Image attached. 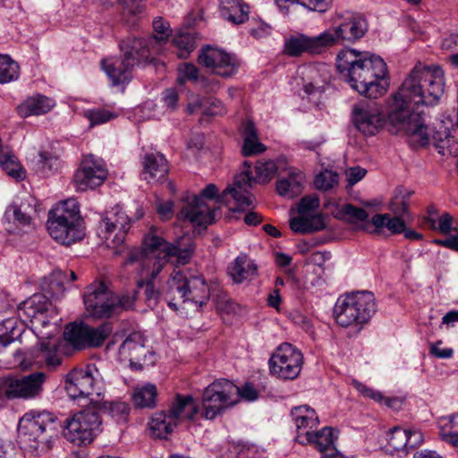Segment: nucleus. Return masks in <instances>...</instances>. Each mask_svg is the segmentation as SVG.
<instances>
[{
  "mask_svg": "<svg viewBox=\"0 0 458 458\" xmlns=\"http://www.w3.org/2000/svg\"><path fill=\"white\" fill-rule=\"evenodd\" d=\"M199 77L198 68L191 64H184L179 70L177 82L184 84L186 81H196Z\"/></svg>",
  "mask_w": 458,
  "mask_h": 458,
  "instance_id": "obj_59",
  "label": "nucleus"
},
{
  "mask_svg": "<svg viewBox=\"0 0 458 458\" xmlns=\"http://www.w3.org/2000/svg\"><path fill=\"white\" fill-rule=\"evenodd\" d=\"M112 332L109 323H103L98 327H87L85 347H98Z\"/></svg>",
  "mask_w": 458,
  "mask_h": 458,
  "instance_id": "obj_48",
  "label": "nucleus"
},
{
  "mask_svg": "<svg viewBox=\"0 0 458 458\" xmlns=\"http://www.w3.org/2000/svg\"><path fill=\"white\" fill-rule=\"evenodd\" d=\"M302 364L301 352L289 343L281 344L268 360L271 375L284 380L296 378L300 375Z\"/></svg>",
  "mask_w": 458,
  "mask_h": 458,
  "instance_id": "obj_14",
  "label": "nucleus"
},
{
  "mask_svg": "<svg viewBox=\"0 0 458 458\" xmlns=\"http://www.w3.org/2000/svg\"><path fill=\"white\" fill-rule=\"evenodd\" d=\"M319 205L320 200L318 195H307L300 200L298 205V213L300 215L310 216V213L318 209Z\"/></svg>",
  "mask_w": 458,
  "mask_h": 458,
  "instance_id": "obj_58",
  "label": "nucleus"
},
{
  "mask_svg": "<svg viewBox=\"0 0 458 458\" xmlns=\"http://www.w3.org/2000/svg\"><path fill=\"white\" fill-rule=\"evenodd\" d=\"M153 30L154 35L150 38H148V39L149 40L150 44L155 47L156 49L159 48L160 52L161 46L168 40L172 30L168 21H165L162 17H157L154 19Z\"/></svg>",
  "mask_w": 458,
  "mask_h": 458,
  "instance_id": "obj_47",
  "label": "nucleus"
},
{
  "mask_svg": "<svg viewBox=\"0 0 458 458\" xmlns=\"http://www.w3.org/2000/svg\"><path fill=\"white\" fill-rule=\"evenodd\" d=\"M162 101L168 109L171 111L175 110L179 101V95L177 90L174 88L166 89L164 90L162 94Z\"/></svg>",
  "mask_w": 458,
  "mask_h": 458,
  "instance_id": "obj_62",
  "label": "nucleus"
},
{
  "mask_svg": "<svg viewBox=\"0 0 458 458\" xmlns=\"http://www.w3.org/2000/svg\"><path fill=\"white\" fill-rule=\"evenodd\" d=\"M122 6V18L125 23L133 27L144 13L142 0H117Z\"/></svg>",
  "mask_w": 458,
  "mask_h": 458,
  "instance_id": "obj_43",
  "label": "nucleus"
},
{
  "mask_svg": "<svg viewBox=\"0 0 458 458\" xmlns=\"http://www.w3.org/2000/svg\"><path fill=\"white\" fill-rule=\"evenodd\" d=\"M291 229L297 233H310L323 230L326 227L324 216L316 214L313 216L300 215L290 220Z\"/></svg>",
  "mask_w": 458,
  "mask_h": 458,
  "instance_id": "obj_37",
  "label": "nucleus"
},
{
  "mask_svg": "<svg viewBox=\"0 0 458 458\" xmlns=\"http://www.w3.org/2000/svg\"><path fill=\"white\" fill-rule=\"evenodd\" d=\"M445 73L437 65H415L389 105L388 120L394 133L404 131L420 146L429 142L424 106L438 104L445 92Z\"/></svg>",
  "mask_w": 458,
  "mask_h": 458,
  "instance_id": "obj_1",
  "label": "nucleus"
},
{
  "mask_svg": "<svg viewBox=\"0 0 458 458\" xmlns=\"http://www.w3.org/2000/svg\"><path fill=\"white\" fill-rule=\"evenodd\" d=\"M149 353L145 346V339L140 333L131 334L122 343L118 350V356L122 361H128L131 367H142L141 362L147 360Z\"/></svg>",
  "mask_w": 458,
  "mask_h": 458,
  "instance_id": "obj_22",
  "label": "nucleus"
},
{
  "mask_svg": "<svg viewBox=\"0 0 458 458\" xmlns=\"http://www.w3.org/2000/svg\"><path fill=\"white\" fill-rule=\"evenodd\" d=\"M243 136L242 155L250 157L260 154L266 150V147L258 139V131L252 121L247 120L242 125Z\"/></svg>",
  "mask_w": 458,
  "mask_h": 458,
  "instance_id": "obj_36",
  "label": "nucleus"
},
{
  "mask_svg": "<svg viewBox=\"0 0 458 458\" xmlns=\"http://www.w3.org/2000/svg\"><path fill=\"white\" fill-rule=\"evenodd\" d=\"M227 271L233 283L242 284L257 275L258 267L246 254H241L228 266Z\"/></svg>",
  "mask_w": 458,
  "mask_h": 458,
  "instance_id": "obj_35",
  "label": "nucleus"
},
{
  "mask_svg": "<svg viewBox=\"0 0 458 458\" xmlns=\"http://www.w3.org/2000/svg\"><path fill=\"white\" fill-rule=\"evenodd\" d=\"M218 189L213 184H208L199 196L191 195L183 198L182 207L177 214L179 220H187L196 226H204L212 224L216 216V209L210 208L204 199H213L217 196Z\"/></svg>",
  "mask_w": 458,
  "mask_h": 458,
  "instance_id": "obj_12",
  "label": "nucleus"
},
{
  "mask_svg": "<svg viewBox=\"0 0 458 458\" xmlns=\"http://www.w3.org/2000/svg\"><path fill=\"white\" fill-rule=\"evenodd\" d=\"M55 100L41 94H37L26 98L17 106V112L21 117L41 115L48 113L54 106Z\"/></svg>",
  "mask_w": 458,
  "mask_h": 458,
  "instance_id": "obj_33",
  "label": "nucleus"
},
{
  "mask_svg": "<svg viewBox=\"0 0 458 458\" xmlns=\"http://www.w3.org/2000/svg\"><path fill=\"white\" fill-rule=\"evenodd\" d=\"M84 304L89 314L97 318L115 314V294L103 282H94L86 288Z\"/></svg>",
  "mask_w": 458,
  "mask_h": 458,
  "instance_id": "obj_17",
  "label": "nucleus"
},
{
  "mask_svg": "<svg viewBox=\"0 0 458 458\" xmlns=\"http://www.w3.org/2000/svg\"><path fill=\"white\" fill-rule=\"evenodd\" d=\"M162 294L174 310H179L182 304L192 305L199 310L210 296L207 281L199 271L178 267L171 273Z\"/></svg>",
  "mask_w": 458,
  "mask_h": 458,
  "instance_id": "obj_4",
  "label": "nucleus"
},
{
  "mask_svg": "<svg viewBox=\"0 0 458 458\" xmlns=\"http://www.w3.org/2000/svg\"><path fill=\"white\" fill-rule=\"evenodd\" d=\"M0 165L7 174L16 180H22L25 177V171L14 155L4 154L0 156Z\"/></svg>",
  "mask_w": 458,
  "mask_h": 458,
  "instance_id": "obj_50",
  "label": "nucleus"
},
{
  "mask_svg": "<svg viewBox=\"0 0 458 458\" xmlns=\"http://www.w3.org/2000/svg\"><path fill=\"white\" fill-rule=\"evenodd\" d=\"M129 55V52H126V58L123 56L122 59L110 58L102 61V67L113 85L117 86L130 81L134 66L130 63L131 59Z\"/></svg>",
  "mask_w": 458,
  "mask_h": 458,
  "instance_id": "obj_26",
  "label": "nucleus"
},
{
  "mask_svg": "<svg viewBox=\"0 0 458 458\" xmlns=\"http://www.w3.org/2000/svg\"><path fill=\"white\" fill-rule=\"evenodd\" d=\"M338 184V174L332 170L320 172L314 179V185L319 191H329Z\"/></svg>",
  "mask_w": 458,
  "mask_h": 458,
  "instance_id": "obj_51",
  "label": "nucleus"
},
{
  "mask_svg": "<svg viewBox=\"0 0 458 458\" xmlns=\"http://www.w3.org/2000/svg\"><path fill=\"white\" fill-rule=\"evenodd\" d=\"M336 66L350 87L369 98H377L387 89V66L378 55L352 48L340 51Z\"/></svg>",
  "mask_w": 458,
  "mask_h": 458,
  "instance_id": "obj_3",
  "label": "nucleus"
},
{
  "mask_svg": "<svg viewBox=\"0 0 458 458\" xmlns=\"http://www.w3.org/2000/svg\"><path fill=\"white\" fill-rule=\"evenodd\" d=\"M119 46L124 58H126V52H129L131 59L130 63L133 66L152 61V55L159 54V48L156 49L148 38L128 37L122 40Z\"/></svg>",
  "mask_w": 458,
  "mask_h": 458,
  "instance_id": "obj_21",
  "label": "nucleus"
},
{
  "mask_svg": "<svg viewBox=\"0 0 458 458\" xmlns=\"http://www.w3.org/2000/svg\"><path fill=\"white\" fill-rule=\"evenodd\" d=\"M131 218L123 207L116 205L106 213L99 223V230L106 241H110L114 247L121 245L131 226Z\"/></svg>",
  "mask_w": 458,
  "mask_h": 458,
  "instance_id": "obj_18",
  "label": "nucleus"
},
{
  "mask_svg": "<svg viewBox=\"0 0 458 458\" xmlns=\"http://www.w3.org/2000/svg\"><path fill=\"white\" fill-rule=\"evenodd\" d=\"M96 375H98V369L94 365L75 368L67 373L64 388L69 397L76 400L89 398L93 394L100 396L103 390V382Z\"/></svg>",
  "mask_w": 458,
  "mask_h": 458,
  "instance_id": "obj_13",
  "label": "nucleus"
},
{
  "mask_svg": "<svg viewBox=\"0 0 458 458\" xmlns=\"http://www.w3.org/2000/svg\"><path fill=\"white\" fill-rule=\"evenodd\" d=\"M107 176L102 159L93 155L86 157L74 174L77 191H84L100 186Z\"/></svg>",
  "mask_w": 458,
  "mask_h": 458,
  "instance_id": "obj_19",
  "label": "nucleus"
},
{
  "mask_svg": "<svg viewBox=\"0 0 458 458\" xmlns=\"http://www.w3.org/2000/svg\"><path fill=\"white\" fill-rule=\"evenodd\" d=\"M20 66L8 55H0V84H6L18 80Z\"/></svg>",
  "mask_w": 458,
  "mask_h": 458,
  "instance_id": "obj_46",
  "label": "nucleus"
},
{
  "mask_svg": "<svg viewBox=\"0 0 458 458\" xmlns=\"http://www.w3.org/2000/svg\"><path fill=\"white\" fill-rule=\"evenodd\" d=\"M239 402V387L228 379L221 378L208 385L203 392L201 417L215 420L225 409Z\"/></svg>",
  "mask_w": 458,
  "mask_h": 458,
  "instance_id": "obj_11",
  "label": "nucleus"
},
{
  "mask_svg": "<svg viewBox=\"0 0 458 458\" xmlns=\"http://www.w3.org/2000/svg\"><path fill=\"white\" fill-rule=\"evenodd\" d=\"M124 264L135 265L140 276L145 277V279L139 280L137 285L139 288L144 287V295L148 306L151 308L155 307L158 302L160 293L155 288L153 283L156 278L151 277L150 271L152 265L147 268L144 267L143 264H141L140 260L130 261V252L128 253V257Z\"/></svg>",
  "mask_w": 458,
  "mask_h": 458,
  "instance_id": "obj_29",
  "label": "nucleus"
},
{
  "mask_svg": "<svg viewBox=\"0 0 458 458\" xmlns=\"http://www.w3.org/2000/svg\"><path fill=\"white\" fill-rule=\"evenodd\" d=\"M177 426L166 411L156 412L149 421L150 431L158 438H165Z\"/></svg>",
  "mask_w": 458,
  "mask_h": 458,
  "instance_id": "obj_40",
  "label": "nucleus"
},
{
  "mask_svg": "<svg viewBox=\"0 0 458 458\" xmlns=\"http://www.w3.org/2000/svg\"><path fill=\"white\" fill-rule=\"evenodd\" d=\"M250 168V166H248ZM277 167L274 161L259 162L255 166L256 177L250 175L249 169L237 174L232 184L218 196V202L229 207L232 211H245L251 208L254 197L250 192L256 182H267L276 173Z\"/></svg>",
  "mask_w": 458,
  "mask_h": 458,
  "instance_id": "obj_6",
  "label": "nucleus"
},
{
  "mask_svg": "<svg viewBox=\"0 0 458 458\" xmlns=\"http://www.w3.org/2000/svg\"><path fill=\"white\" fill-rule=\"evenodd\" d=\"M157 390L155 385L146 383L133 390L132 402L139 408H154L157 404Z\"/></svg>",
  "mask_w": 458,
  "mask_h": 458,
  "instance_id": "obj_41",
  "label": "nucleus"
},
{
  "mask_svg": "<svg viewBox=\"0 0 458 458\" xmlns=\"http://www.w3.org/2000/svg\"><path fill=\"white\" fill-rule=\"evenodd\" d=\"M367 31V20L360 13L352 12L338 13L335 20V26L317 36L294 33L286 37L284 53L291 57H299L304 54L321 55L341 43H355L363 38Z\"/></svg>",
  "mask_w": 458,
  "mask_h": 458,
  "instance_id": "obj_2",
  "label": "nucleus"
},
{
  "mask_svg": "<svg viewBox=\"0 0 458 458\" xmlns=\"http://www.w3.org/2000/svg\"><path fill=\"white\" fill-rule=\"evenodd\" d=\"M303 89L308 97L321 94L329 81V73L326 66L308 67L303 72Z\"/></svg>",
  "mask_w": 458,
  "mask_h": 458,
  "instance_id": "obj_30",
  "label": "nucleus"
},
{
  "mask_svg": "<svg viewBox=\"0 0 458 458\" xmlns=\"http://www.w3.org/2000/svg\"><path fill=\"white\" fill-rule=\"evenodd\" d=\"M166 411L178 425L183 420H193L199 409L191 395L176 394Z\"/></svg>",
  "mask_w": 458,
  "mask_h": 458,
  "instance_id": "obj_28",
  "label": "nucleus"
},
{
  "mask_svg": "<svg viewBox=\"0 0 458 458\" xmlns=\"http://www.w3.org/2000/svg\"><path fill=\"white\" fill-rule=\"evenodd\" d=\"M24 330V325L16 318L4 319L0 323V352L11 343L18 340Z\"/></svg>",
  "mask_w": 458,
  "mask_h": 458,
  "instance_id": "obj_38",
  "label": "nucleus"
},
{
  "mask_svg": "<svg viewBox=\"0 0 458 458\" xmlns=\"http://www.w3.org/2000/svg\"><path fill=\"white\" fill-rule=\"evenodd\" d=\"M407 429L394 427L388 435V444L394 451H401L408 447Z\"/></svg>",
  "mask_w": 458,
  "mask_h": 458,
  "instance_id": "obj_54",
  "label": "nucleus"
},
{
  "mask_svg": "<svg viewBox=\"0 0 458 458\" xmlns=\"http://www.w3.org/2000/svg\"><path fill=\"white\" fill-rule=\"evenodd\" d=\"M88 325L84 323H71L65 327L64 337L66 342L76 349L85 348Z\"/></svg>",
  "mask_w": 458,
  "mask_h": 458,
  "instance_id": "obj_45",
  "label": "nucleus"
},
{
  "mask_svg": "<svg viewBox=\"0 0 458 458\" xmlns=\"http://www.w3.org/2000/svg\"><path fill=\"white\" fill-rule=\"evenodd\" d=\"M193 250L192 244L182 249L166 242L157 234L155 227H151L142 240V246L130 250V261L140 260L147 268L152 265L151 277L157 278L172 258H176V265H185L191 259Z\"/></svg>",
  "mask_w": 458,
  "mask_h": 458,
  "instance_id": "obj_5",
  "label": "nucleus"
},
{
  "mask_svg": "<svg viewBox=\"0 0 458 458\" xmlns=\"http://www.w3.org/2000/svg\"><path fill=\"white\" fill-rule=\"evenodd\" d=\"M221 17L233 24H242L248 21L250 6L243 0H220Z\"/></svg>",
  "mask_w": 458,
  "mask_h": 458,
  "instance_id": "obj_34",
  "label": "nucleus"
},
{
  "mask_svg": "<svg viewBox=\"0 0 458 458\" xmlns=\"http://www.w3.org/2000/svg\"><path fill=\"white\" fill-rule=\"evenodd\" d=\"M93 403L97 410H103L110 415L117 423H123L128 420L131 408L125 402L116 401H98L93 399Z\"/></svg>",
  "mask_w": 458,
  "mask_h": 458,
  "instance_id": "obj_39",
  "label": "nucleus"
},
{
  "mask_svg": "<svg viewBox=\"0 0 458 458\" xmlns=\"http://www.w3.org/2000/svg\"><path fill=\"white\" fill-rule=\"evenodd\" d=\"M37 213V200L33 197L28 196L20 204L10 205L6 208L4 217L8 223L25 226L31 224Z\"/></svg>",
  "mask_w": 458,
  "mask_h": 458,
  "instance_id": "obj_25",
  "label": "nucleus"
},
{
  "mask_svg": "<svg viewBox=\"0 0 458 458\" xmlns=\"http://www.w3.org/2000/svg\"><path fill=\"white\" fill-rule=\"evenodd\" d=\"M295 439L301 445H312L324 458H333L336 454L337 450L335 445L336 437L332 428L325 427L320 431H313L307 436L301 435Z\"/></svg>",
  "mask_w": 458,
  "mask_h": 458,
  "instance_id": "obj_24",
  "label": "nucleus"
},
{
  "mask_svg": "<svg viewBox=\"0 0 458 458\" xmlns=\"http://www.w3.org/2000/svg\"><path fill=\"white\" fill-rule=\"evenodd\" d=\"M353 385H354L356 390L359 393H360L363 396L369 397L377 403H381L385 402L386 404L388 407H390V406H392V402L394 401V400L385 398L380 392L376 391V390L365 386L364 384H362L360 382L354 381Z\"/></svg>",
  "mask_w": 458,
  "mask_h": 458,
  "instance_id": "obj_57",
  "label": "nucleus"
},
{
  "mask_svg": "<svg viewBox=\"0 0 458 458\" xmlns=\"http://www.w3.org/2000/svg\"><path fill=\"white\" fill-rule=\"evenodd\" d=\"M291 417L296 427V437L311 434L312 429L318 424V417L315 410L308 405L294 407L291 411Z\"/></svg>",
  "mask_w": 458,
  "mask_h": 458,
  "instance_id": "obj_31",
  "label": "nucleus"
},
{
  "mask_svg": "<svg viewBox=\"0 0 458 458\" xmlns=\"http://www.w3.org/2000/svg\"><path fill=\"white\" fill-rule=\"evenodd\" d=\"M56 418L48 411H31L25 413L19 421L18 434L21 444L31 450L50 449L55 435Z\"/></svg>",
  "mask_w": 458,
  "mask_h": 458,
  "instance_id": "obj_9",
  "label": "nucleus"
},
{
  "mask_svg": "<svg viewBox=\"0 0 458 458\" xmlns=\"http://www.w3.org/2000/svg\"><path fill=\"white\" fill-rule=\"evenodd\" d=\"M356 128L365 135H375L384 124L380 107L375 102H360L352 107Z\"/></svg>",
  "mask_w": 458,
  "mask_h": 458,
  "instance_id": "obj_20",
  "label": "nucleus"
},
{
  "mask_svg": "<svg viewBox=\"0 0 458 458\" xmlns=\"http://www.w3.org/2000/svg\"><path fill=\"white\" fill-rule=\"evenodd\" d=\"M141 179L148 183L162 182L165 180L169 168L165 157L160 152L146 153L141 160Z\"/></svg>",
  "mask_w": 458,
  "mask_h": 458,
  "instance_id": "obj_23",
  "label": "nucleus"
},
{
  "mask_svg": "<svg viewBox=\"0 0 458 458\" xmlns=\"http://www.w3.org/2000/svg\"><path fill=\"white\" fill-rule=\"evenodd\" d=\"M405 217L389 214H376L371 219L363 224L361 228L369 233H379L383 228H386L391 234H400L404 231Z\"/></svg>",
  "mask_w": 458,
  "mask_h": 458,
  "instance_id": "obj_27",
  "label": "nucleus"
},
{
  "mask_svg": "<svg viewBox=\"0 0 458 458\" xmlns=\"http://www.w3.org/2000/svg\"><path fill=\"white\" fill-rule=\"evenodd\" d=\"M84 116L89 121L91 127L107 123L116 117L115 114L105 108L88 109L84 112Z\"/></svg>",
  "mask_w": 458,
  "mask_h": 458,
  "instance_id": "obj_52",
  "label": "nucleus"
},
{
  "mask_svg": "<svg viewBox=\"0 0 458 458\" xmlns=\"http://www.w3.org/2000/svg\"><path fill=\"white\" fill-rule=\"evenodd\" d=\"M102 431V419L90 399V404L67 419L64 424V437L77 445L91 443Z\"/></svg>",
  "mask_w": 458,
  "mask_h": 458,
  "instance_id": "obj_10",
  "label": "nucleus"
},
{
  "mask_svg": "<svg viewBox=\"0 0 458 458\" xmlns=\"http://www.w3.org/2000/svg\"><path fill=\"white\" fill-rule=\"evenodd\" d=\"M76 278V274L72 270L69 272V278L65 272L62 270H55L52 273L49 278L50 291H64V284L66 282L75 281Z\"/></svg>",
  "mask_w": 458,
  "mask_h": 458,
  "instance_id": "obj_55",
  "label": "nucleus"
},
{
  "mask_svg": "<svg viewBox=\"0 0 458 458\" xmlns=\"http://www.w3.org/2000/svg\"><path fill=\"white\" fill-rule=\"evenodd\" d=\"M47 375L43 371H34L20 377L6 379L4 394L8 399L33 400L39 398L44 392Z\"/></svg>",
  "mask_w": 458,
  "mask_h": 458,
  "instance_id": "obj_15",
  "label": "nucleus"
},
{
  "mask_svg": "<svg viewBox=\"0 0 458 458\" xmlns=\"http://www.w3.org/2000/svg\"><path fill=\"white\" fill-rule=\"evenodd\" d=\"M173 42L180 49L184 50L186 53H190L194 48V42L192 38L188 33H182L176 36Z\"/></svg>",
  "mask_w": 458,
  "mask_h": 458,
  "instance_id": "obj_64",
  "label": "nucleus"
},
{
  "mask_svg": "<svg viewBox=\"0 0 458 458\" xmlns=\"http://www.w3.org/2000/svg\"><path fill=\"white\" fill-rule=\"evenodd\" d=\"M377 312V302L371 292L346 293L337 298L333 310L336 323L342 327L366 325Z\"/></svg>",
  "mask_w": 458,
  "mask_h": 458,
  "instance_id": "obj_8",
  "label": "nucleus"
},
{
  "mask_svg": "<svg viewBox=\"0 0 458 458\" xmlns=\"http://www.w3.org/2000/svg\"><path fill=\"white\" fill-rule=\"evenodd\" d=\"M60 160L48 151H40L34 161V170L43 176H49L58 170Z\"/></svg>",
  "mask_w": 458,
  "mask_h": 458,
  "instance_id": "obj_44",
  "label": "nucleus"
},
{
  "mask_svg": "<svg viewBox=\"0 0 458 458\" xmlns=\"http://www.w3.org/2000/svg\"><path fill=\"white\" fill-rule=\"evenodd\" d=\"M41 298V294H34L32 297L28 300L22 301L18 308V315L21 319L24 320H32L33 318L37 319L38 315L34 309V306L38 301V299Z\"/></svg>",
  "mask_w": 458,
  "mask_h": 458,
  "instance_id": "obj_56",
  "label": "nucleus"
},
{
  "mask_svg": "<svg viewBox=\"0 0 458 458\" xmlns=\"http://www.w3.org/2000/svg\"><path fill=\"white\" fill-rule=\"evenodd\" d=\"M442 342L437 341L430 344L429 352L436 358L438 359H450L454 355V350L452 348H441Z\"/></svg>",
  "mask_w": 458,
  "mask_h": 458,
  "instance_id": "obj_63",
  "label": "nucleus"
},
{
  "mask_svg": "<svg viewBox=\"0 0 458 458\" xmlns=\"http://www.w3.org/2000/svg\"><path fill=\"white\" fill-rule=\"evenodd\" d=\"M226 110L218 99L208 98L207 106L204 108L203 114L208 116L223 115Z\"/></svg>",
  "mask_w": 458,
  "mask_h": 458,
  "instance_id": "obj_61",
  "label": "nucleus"
},
{
  "mask_svg": "<svg viewBox=\"0 0 458 458\" xmlns=\"http://www.w3.org/2000/svg\"><path fill=\"white\" fill-rule=\"evenodd\" d=\"M198 59L199 64L223 78L235 75L240 67V61L235 55L209 45L201 47Z\"/></svg>",
  "mask_w": 458,
  "mask_h": 458,
  "instance_id": "obj_16",
  "label": "nucleus"
},
{
  "mask_svg": "<svg viewBox=\"0 0 458 458\" xmlns=\"http://www.w3.org/2000/svg\"><path fill=\"white\" fill-rule=\"evenodd\" d=\"M136 300V292L133 291L130 293H125L121 296L115 295V313L120 310H131L134 306V302Z\"/></svg>",
  "mask_w": 458,
  "mask_h": 458,
  "instance_id": "obj_60",
  "label": "nucleus"
},
{
  "mask_svg": "<svg viewBox=\"0 0 458 458\" xmlns=\"http://www.w3.org/2000/svg\"><path fill=\"white\" fill-rule=\"evenodd\" d=\"M47 224L51 237L62 244L70 245L84 236L83 221L74 199L62 201L52 208Z\"/></svg>",
  "mask_w": 458,
  "mask_h": 458,
  "instance_id": "obj_7",
  "label": "nucleus"
},
{
  "mask_svg": "<svg viewBox=\"0 0 458 458\" xmlns=\"http://www.w3.org/2000/svg\"><path fill=\"white\" fill-rule=\"evenodd\" d=\"M343 218L349 220L351 223L365 222L369 218L367 211L361 208H357L352 204H345L340 209Z\"/></svg>",
  "mask_w": 458,
  "mask_h": 458,
  "instance_id": "obj_53",
  "label": "nucleus"
},
{
  "mask_svg": "<svg viewBox=\"0 0 458 458\" xmlns=\"http://www.w3.org/2000/svg\"><path fill=\"white\" fill-rule=\"evenodd\" d=\"M305 182L304 174L296 168H290L287 177L278 179L276 190L280 196L287 199H293L303 191Z\"/></svg>",
  "mask_w": 458,
  "mask_h": 458,
  "instance_id": "obj_32",
  "label": "nucleus"
},
{
  "mask_svg": "<svg viewBox=\"0 0 458 458\" xmlns=\"http://www.w3.org/2000/svg\"><path fill=\"white\" fill-rule=\"evenodd\" d=\"M413 192L405 188H397L389 203V209L394 216L410 218L409 199Z\"/></svg>",
  "mask_w": 458,
  "mask_h": 458,
  "instance_id": "obj_42",
  "label": "nucleus"
},
{
  "mask_svg": "<svg viewBox=\"0 0 458 458\" xmlns=\"http://www.w3.org/2000/svg\"><path fill=\"white\" fill-rule=\"evenodd\" d=\"M441 438L458 449V414L450 416L441 427Z\"/></svg>",
  "mask_w": 458,
  "mask_h": 458,
  "instance_id": "obj_49",
  "label": "nucleus"
}]
</instances>
